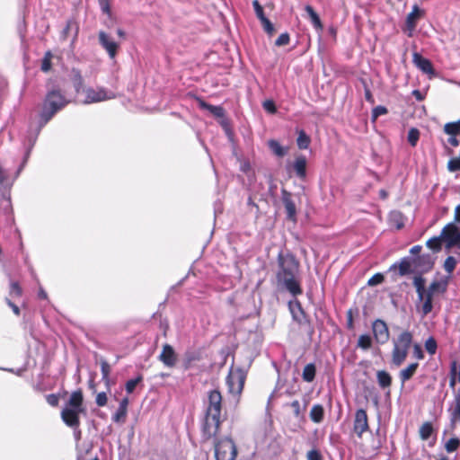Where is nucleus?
<instances>
[{"mask_svg": "<svg viewBox=\"0 0 460 460\" xmlns=\"http://www.w3.org/2000/svg\"><path fill=\"white\" fill-rule=\"evenodd\" d=\"M2 208H3L4 213H5V214H10L13 212L10 196H4Z\"/></svg>", "mask_w": 460, "mask_h": 460, "instance_id": "bf43d9fd", "label": "nucleus"}, {"mask_svg": "<svg viewBox=\"0 0 460 460\" xmlns=\"http://www.w3.org/2000/svg\"><path fill=\"white\" fill-rule=\"evenodd\" d=\"M368 429L367 411L364 409H358L355 412L353 431L358 438H361L363 433L368 430Z\"/></svg>", "mask_w": 460, "mask_h": 460, "instance_id": "f8f14e48", "label": "nucleus"}, {"mask_svg": "<svg viewBox=\"0 0 460 460\" xmlns=\"http://www.w3.org/2000/svg\"><path fill=\"white\" fill-rule=\"evenodd\" d=\"M307 460H323V456L317 449H312L307 452Z\"/></svg>", "mask_w": 460, "mask_h": 460, "instance_id": "680f3d73", "label": "nucleus"}, {"mask_svg": "<svg viewBox=\"0 0 460 460\" xmlns=\"http://www.w3.org/2000/svg\"><path fill=\"white\" fill-rule=\"evenodd\" d=\"M246 379V371L242 367H231L226 376V383L229 393L233 394H240L243 391Z\"/></svg>", "mask_w": 460, "mask_h": 460, "instance_id": "39448f33", "label": "nucleus"}, {"mask_svg": "<svg viewBox=\"0 0 460 460\" xmlns=\"http://www.w3.org/2000/svg\"><path fill=\"white\" fill-rule=\"evenodd\" d=\"M357 347L367 350L372 347V338L369 334H362L358 337Z\"/></svg>", "mask_w": 460, "mask_h": 460, "instance_id": "f704fd0d", "label": "nucleus"}, {"mask_svg": "<svg viewBox=\"0 0 460 460\" xmlns=\"http://www.w3.org/2000/svg\"><path fill=\"white\" fill-rule=\"evenodd\" d=\"M81 411L73 409L64 408L61 411V419L68 427H75L80 425L79 413Z\"/></svg>", "mask_w": 460, "mask_h": 460, "instance_id": "a211bd4d", "label": "nucleus"}, {"mask_svg": "<svg viewBox=\"0 0 460 460\" xmlns=\"http://www.w3.org/2000/svg\"><path fill=\"white\" fill-rule=\"evenodd\" d=\"M310 419L314 423H320L323 421L324 417V410L323 405L314 404L310 411Z\"/></svg>", "mask_w": 460, "mask_h": 460, "instance_id": "cd10ccee", "label": "nucleus"}, {"mask_svg": "<svg viewBox=\"0 0 460 460\" xmlns=\"http://www.w3.org/2000/svg\"><path fill=\"white\" fill-rule=\"evenodd\" d=\"M376 379L378 385L382 389L389 388L392 385V376L385 370H378L376 372Z\"/></svg>", "mask_w": 460, "mask_h": 460, "instance_id": "bb28decb", "label": "nucleus"}, {"mask_svg": "<svg viewBox=\"0 0 460 460\" xmlns=\"http://www.w3.org/2000/svg\"><path fill=\"white\" fill-rule=\"evenodd\" d=\"M439 236L441 241L446 242L447 248L450 249L459 243L460 230L455 224L449 223L442 229Z\"/></svg>", "mask_w": 460, "mask_h": 460, "instance_id": "1a4fd4ad", "label": "nucleus"}, {"mask_svg": "<svg viewBox=\"0 0 460 460\" xmlns=\"http://www.w3.org/2000/svg\"><path fill=\"white\" fill-rule=\"evenodd\" d=\"M46 401L50 406L56 407L58 405L59 399L57 394H50L46 396Z\"/></svg>", "mask_w": 460, "mask_h": 460, "instance_id": "69168bd1", "label": "nucleus"}, {"mask_svg": "<svg viewBox=\"0 0 460 460\" xmlns=\"http://www.w3.org/2000/svg\"><path fill=\"white\" fill-rule=\"evenodd\" d=\"M412 340L413 336L409 331H403L396 339L393 340L392 362L394 366L399 367L404 362Z\"/></svg>", "mask_w": 460, "mask_h": 460, "instance_id": "7ed1b4c3", "label": "nucleus"}, {"mask_svg": "<svg viewBox=\"0 0 460 460\" xmlns=\"http://www.w3.org/2000/svg\"><path fill=\"white\" fill-rule=\"evenodd\" d=\"M199 106L200 109L208 111L211 114H213L216 118H224L225 117V110L222 106H216L210 103L206 102L203 100H199Z\"/></svg>", "mask_w": 460, "mask_h": 460, "instance_id": "b1692460", "label": "nucleus"}, {"mask_svg": "<svg viewBox=\"0 0 460 460\" xmlns=\"http://www.w3.org/2000/svg\"><path fill=\"white\" fill-rule=\"evenodd\" d=\"M418 367H419V363L414 362V363H411L407 367H405L400 371L399 377H400L402 385H403L406 381L410 380L413 376Z\"/></svg>", "mask_w": 460, "mask_h": 460, "instance_id": "393cba45", "label": "nucleus"}, {"mask_svg": "<svg viewBox=\"0 0 460 460\" xmlns=\"http://www.w3.org/2000/svg\"><path fill=\"white\" fill-rule=\"evenodd\" d=\"M459 444H460V441L458 438H450L447 443H446V450L449 453L451 452H454L456 451L458 447H459Z\"/></svg>", "mask_w": 460, "mask_h": 460, "instance_id": "09e8293b", "label": "nucleus"}, {"mask_svg": "<svg viewBox=\"0 0 460 460\" xmlns=\"http://www.w3.org/2000/svg\"><path fill=\"white\" fill-rule=\"evenodd\" d=\"M346 327L348 330H353L354 329V320H353V310L349 309L347 311V323Z\"/></svg>", "mask_w": 460, "mask_h": 460, "instance_id": "0e129e2a", "label": "nucleus"}, {"mask_svg": "<svg viewBox=\"0 0 460 460\" xmlns=\"http://www.w3.org/2000/svg\"><path fill=\"white\" fill-rule=\"evenodd\" d=\"M423 13L424 11L421 10L418 4H414L412 6V10L410 13H408L405 22L406 29L407 31H409L408 36L411 37L412 35V31L416 28L417 20L420 18L423 15Z\"/></svg>", "mask_w": 460, "mask_h": 460, "instance_id": "f3484780", "label": "nucleus"}, {"mask_svg": "<svg viewBox=\"0 0 460 460\" xmlns=\"http://www.w3.org/2000/svg\"><path fill=\"white\" fill-rule=\"evenodd\" d=\"M407 138L411 146H415L420 138V131L415 128H411L408 132Z\"/></svg>", "mask_w": 460, "mask_h": 460, "instance_id": "c03bdc74", "label": "nucleus"}, {"mask_svg": "<svg viewBox=\"0 0 460 460\" xmlns=\"http://www.w3.org/2000/svg\"><path fill=\"white\" fill-rule=\"evenodd\" d=\"M51 52L50 51H47L44 55V58L42 59V63H41V70L43 72H48L50 70L51 68Z\"/></svg>", "mask_w": 460, "mask_h": 460, "instance_id": "a18cd8bd", "label": "nucleus"}, {"mask_svg": "<svg viewBox=\"0 0 460 460\" xmlns=\"http://www.w3.org/2000/svg\"><path fill=\"white\" fill-rule=\"evenodd\" d=\"M143 379L141 375H138L136 378H132L127 381L125 388L128 394H132L137 385Z\"/></svg>", "mask_w": 460, "mask_h": 460, "instance_id": "a19ab883", "label": "nucleus"}, {"mask_svg": "<svg viewBox=\"0 0 460 460\" xmlns=\"http://www.w3.org/2000/svg\"><path fill=\"white\" fill-rule=\"evenodd\" d=\"M111 367L110 365L106 360H102L101 362V372L102 376V380L106 383L109 382V376H110Z\"/></svg>", "mask_w": 460, "mask_h": 460, "instance_id": "49530a36", "label": "nucleus"}, {"mask_svg": "<svg viewBox=\"0 0 460 460\" xmlns=\"http://www.w3.org/2000/svg\"><path fill=\"white\" fill-rule=\"evenodd\" d=\"M413 357L419 360L424 358V352L421 346L419 343L413 345Z\"/></svg>", "mask_w": 460, "mask_h": 460, "instance_id": "052dcab7", "label": "nucleus"}, {"mask_svg": "<svg viewBox=\"0 0 460 460\" xmlns=\"http://www.w3.org/2000/svg\"><path fill=\"white\" fill-rule=\"evenodd\" d=\"M158 359L167 367H173L177 363V354L173 347L168 343L163 346Z\"/></svg>", "mask_w": 460, "mask_h": 460, "instance_id": "2eb2a0df", "label": "nucleus"}, {"mask_svg": "<svg viewBox=\"0 0 460 460\" xmlns=\"http://www.w3.org/2000/svg\"><path fill=\"white\" fill-rule=\"evenodd\" d=\"M66 409H73L75 411H83V394L80 390L71 394L70 398L65 407Z\"/></svg>", "mask_w": 460, "mask_h": 460, "instance_id": "412c9836", "label": "nucleus"}, {"mask_svg": "<svg viewBox=\"0 0 460 460\" xmlns=\"http://www.w3.org/2000/svg\"><path fill=\"white\" fill-rule=\"evenodd\" d=\"M22 294V289L20 287L19 283L16 281H12L10 283V296L15 297V296H21Z\"/></svg>", "mask_w": 460, "mask_h": 460, "instance_id": "8fccbe9b", "label": "nucleus"}, {"mask_svg": "<svg viewBox=\"0 0 460 460\" xmlns=\"http://www.w3.org/2000/svg\"><path fill=\"white\" fill-rule=\"evenodd\" d=\"M388 112V110L386 107L383 106V105H378L376 107H375L373 110H372V113H371V120L373 122H375L377 118L381 115H385Z\"/></svg>", "mask_w": 460, "mask_h": 460, "instance_id": "37998d69", "label": "nucleus"}, {"mask_svg": "<svg viewBox=\"0 0 460 460\" xmlns=\"http://www.w3.org/2000/svg\"><path fill=\"white\" fill-rule=\"evenodd\" d=\"M99 6L102 13L107 14L109 17L111 16V10L110 0H98Z\"/></svg>", "mask_w": 460, "mask_h": 460, "instance_id": "864d4df0", "label": "nucleus"}, {"mask_svg": "<svg viewBox=\"0 0 460 460\" xmlns=\"http://www.w3.org/2000/svg\"><path fill=\"white\" fill-rule=\"evenodd\" d=\"M293 169L296 177L305 180L306 177V158L302 155L297 156L293 164Z\"/></svg>", "mask_w": 460, "mask_h": 460, "instance_id": "4be33fe9", "label": "nucleus"}, {"mask_svg": "<svg viewBox=\"0 0 460 460\" xmlns=\"http://www.w3.org/2000/svg\"><path fill=\"white\" fill-rule=\"evenodd\" d=\"M433 426L430 422H424L420 428V437L422 440H427L433 433Z\"/></svg>", "mask_w": 460, "mask_h": 460, "instance_id": "c9c22d12", "label": "nucleus"}, {"mask_svg": "<svg viewBox=\"0 0 460 460\" xmlns=\"http://www.w3.org/2000/svg\"><path fill=\"white\" fill-rule=\"evenodd\" d=\"M457 260L453 256H448L444 262V270L450 275L456 269Z\"/></svg>", "mask_w": 460, "mask_h": 460, "instance_id": "ea45409f", "label": "nucleus"}, {"mask_svg": "<svg viewBox=\"0 0 460 460\" xmlns=\"http://www.w3.org/2000/svg\"><path fill=\"white\" fill-rule=\"evenodd\" d=\"M84 104L101 102L103 101L111 100L115 98V94L111 91H107L103 87H99L96 89L89 87L84 90Z\"/></svg>", "mask_w": 460, "mask_h": 460, "instance_id": "6e6552de", "label": "nucleus"}, {"mask_svg": "<svg viewBox=\"0 0 460 460\" xmlns=\"http://www.w3.org/2000/svg\"><path fill=\"white\" fill-rule=\"evenodd\" d=\"M441 288V292H444L446 290V285H441L438 281H433L429 287V289L426 290V294H430L431 296H433V294L438 291Z\"/></svg>", "mask_w": 460, "mask_h": 460, "instance_id": "de8ad7c7", "label": "nucleus"}, {"mask_svg": "<svg viewBox=\"0 0 460 460\" xmlns=\"http://www.w3.org/2000/svg\"><path fill=\"white\" fill-rule=\"evenodd\" d=\"M316 367L314 363L307 364L303 370L302 378L305 382L311 383L314 380Z\"/></svg>", "mask_w": 460, "mask_h": 460, "instance_id": "7c9ffc66", "label": "nucleus"}, {"mask_svg": "<svg viewBox=\"0 0 460 460\" xmlns=\"http://www.w3.org/2000/svg\"><path fill=\"white\" fill-rule=\"evenodd\" d=\"M215 457L216 460H235L237 456V448L229 437L215 438Z\"/></svg>", "mask_w": 460, "mask_h": 460, "instance_id": "20e7f679", "label": "nucleus"}, {"mask_svg": "<svg viewBox=\"0 0 460 460\" xmlns=\"http://www.w3.org/2000/svg\"><path fill=\"white\" fill-rule=\"evenodd\" d=\"M107 400L108 398L106 393L101 392L96 395L95 402L98 406L102 407L106 405Z\"/></svg>", "mask_w": 460, "mask_h": 460, "instance_id": "e2e57ef3", "label": "nucleus"}, {"mask_svg": "<svg viewBox=\"0 0 460 460\" xmlns=\"http://www.w3.org/2000/svg\"><path fill=\"white\" fill-rule=\"evenodd\" d=\"M260 22L263 27V30L269 35H272L274 33V31H275L274 26H273L272 22L267 17L260 20Z\"/></svg>", "mask_w": 460, "mask_h": 460, "instance_id": "3c124183", "label": "nucleus"}, {"mask_svg": "<svg viewBox=\"0 0 460 460\" xmlns=\"http://www.w3.org/2000/svg\"><path fill=\"white\" fill-rule=\"evenodd\" d=\"M413 266L422 271H428L433 267V260L430 254H421L412 258Z\"/></svg>", "mask_w": 460, "mask_h": 460, "instance_id": "6ab92c4d", "label": "nucleus"}, {"mask_svg": "<svg viewBox=\"0 0 460 460\" xmlns=\"http://www.w3.org/2000/svg\"><path fill=\"white\" fill-rule=\"evenodd\" d=\"M441 238L440 236H435L429 239L426 243L428 248L433 252H439L441 250Z\"/></svg>", "mask_w": 460, "mask_h": 460, "instance_id": "58836bf2", "label": "nucleus"}, {"mask_svg": "<svg viewBox=\"0 0 460 460\" xmlns=\"http://www.w3.org/2000/svg\"><path fill=\"white\" fill-rule=\"evenodd\" d=\"M385 280L384 275L382 273H376L373 275L367 281L368 286H376L381 284Z\"/></svg>", "mask_w": 460, "mask_h": 460, "instance_id": "6e6d98bb", "label": "nucleus"}, {"mask_svg": "<svg viewBox=\"0 0 460 460\" xmlns=\"http://www.w3.org/2000/svg\"><path fill=\"white\" fill-rule=\"evenodd\" d=\"M412 263V258L411 257H403L399 262L394 263L390 267V270H395L398 268V272L400 276H405L411 272H413L411 266Z\"/></svg>", "mask_w": 460, "mask_h": 460, "instance_id": "aec40b11", "label": "nucleus"}, {"mask_svg": "<svg viewBox=\"0 0 460 460\" xmlns=\"http://www.w3.org/2000/svg\"><path fill=\"white\" fill-rule=\"evenodd\" d=\"M373 336L377 344L384 345L390 339V332L386 323L382 319H376L372 323Z\"/></svg>", "mask_w": 460, "mask_h": 460, "instance_id": "9d476101", "label": "nucleus"}, {"mask_svg": "<svg viewBox=\"0 0 460 460\" xmlns=\"http://www.w3.org/2000/svg\"><path fill=\"white\" fill-rule=\"evenodd\" d=\"M281 200L285 207L287 218L290 221L296 222V203L292 199V194L285 189L281 190Z\"/></svg>", "mask_w": 460, "mask_h": 460, "instance_id": "4468645a", "label": "nucleus"}, {"mask_svg": "<svg viewBox=\"0 0 460 460\" xmlns=\"http://www.w3.org/2000/svg\"><path fill=\"white\" fill-rule=\"evenodd\" d=\"M311 139L308 135L304 131L300 130L296 138V144L299 149H307L310 146Z\"/></svg>", "mask_w": 460, "mask_h": 460, "instance_id": "72a5a7b5", "label": "nucleus"}, {"mask_svg": "<svg viewBox=\"0 0 460 460\" xmlns=\"http://www.w3.org/2000/svg\"><path fill=\"white\" fill-rule=\"evenodd\" d=\"M288 309L292 314L293 320L296 321L298 324H309V319L305 314L301 303L297 299L288 302Z\"/></svg>", "mask_w": 460, "mask_h": 460, "instance_id": "ddd939ff", "label": "nucleus"}, {"mask_svg": "<svg viewBox=\"0 0 460 460\" xmlns=\"http://www.w3.org/2000/svg\"><path fill=\"white\" fill-rule=\"evenodd\" d=\"M127 411L118 408L116 412L112 415L111 419L114 422L117 423L124 422L127 416Z\"/></svg>", "mask_w": 460, "mask_h": 460, "instance_id": "603ef678", "label": "nucleus"}, {"mask_svg": "<svg viewBox=\"0 0 460 460\" xmlns=\"http://www.w3.org/2000/svg\"><path fill=\"white\" fill-rule=\"evenodd\" d=\"M68 101L62 94L59 89H52L46 94L43 102L42 111L40 112V128L46 125L52 117L60 110H62Z\"/></svg>", "mask_w": 460, "mask_h": 460, "instance_id": "f03ea898", "label": "nucleus"}, {"mask_svg": "<svg viewBox=\"0 0 460 460\" xmlns=\"http://www.w3.org/2000/svg\"><path fill=\"white\" fill-rule=\"evenodd\" d=\"M456 419L460 420V398L459 397L456 398V408L452 413V420H456Z\"/></svg>", "mask_w": 460, "mask_h": 460, "instance_id": "338daca9", "label": "nucleus"}, {"mask_svg": "<svg viewBox=\"0 0 460 460\" xmlns=\"http://www.w3.org/2000/svg\"><path fill=\"white\" fill-rule=\"evenodd\" d=\"M200 359V354L195 350H188L184 354L183 367L185 369H189L191 364Z\"/></svg>", "mask_w": 460, "mask_h": 460, "instance_id": "2f4dec72", "label": "nucleus"}, {"mask_svg": "<svg viewBox=\"0 0 460 460\" xmlns=\"http://www.w3.org/2000/svg\"><path fill=\"white\" fill-rule=\"evenodd\" d=\"M98 40L102 48L107 52L109 58L111 59H114L117 56L119 44L116 42L112 37L104 31H100L98 32Z\"/></svg>", "mask_w": 460, "mask_h": 460, "instance_id": "9b49d317", "label": "nucleus"}, {"mask_svg": "<svg viewBox=\"0 0 460 460\" xmlns=\"http://www.w3.org/2000/svg\"><path fill=\"white\" fill-rule=\"evenodd\" d=\"M365 99L367 102L373 104L375 102V99L373 97V94L370 91V89L365 85Z\"/></svg>", "mask_w": 460, "mask_h": 460, "instance_id": "774afa93", "label": "nucleus"}, {"mask_svg": "<svg viewBox=\"0 0 460 460\" xmlns=\"http://www.w3.org/2000/svg\"><path fill=\"white\" fill-rule=\"evenodd\" d=\"M252 6L254 8L255 14L259 20H261L266 17L263 8L258 0L252 1Z\"/></svg>", "mask_w": 460, "mask_h": 460, "instance_id": "5fc2aeb1", "label": "nucleus"}, {"mask_svg": "<svg viewBox=\"0 0 460 460\" xmlns=\"http://www.w3.org/2000/svg\"><path fill=\"white\" fill-rule=\"evenodd\" d=\"M78 31H79L78 23L74 19H69L66 22V24L61 32V39L63 40H65L70 35V33L73 32L72 41L74 42L77 38Z\"/></svg>", "mask_w": 460, "mask_h": 460, "instance_id": "5701e85b", "label": "nucleus"}, {"mask_svg": "<svg viewBox=\"0 0 460 460\" xmlns=\"http://www.w3.org/2000/svg\"><path fill=\"white\" fill-rule=\"evenodd\" d=\"M425 349L429 355H434L437 352L438 344L436 340L433 337H429L425 341Z\"/></svg>", "mask_w": 460, "mask_h": 460, "instance_id": "79ce46f5", "label": "nucleus"}, {"mask_svg": "<svg viewBox=\"0 0 460 460\" xmlns=\"http://www.w3.org/2000/svg\"><path fill=\"white\" fill-rule=\"evenodd\" d=\"M422 301L424 302L421 306V314L422 316H426L432 311L433 308L432 296L430 294H425L424 299Z\"/></svg>", "mask_w": 460, "mask_h": 460, "instance_id": "4c0bfd02", "label": "nucleus"}, {"mask_svg": "<svg viewBox=\"0 0 460 460\" xmlns=\"http://www.w3.org/2000/svg\"><path fill=\"white\" fill-rule=\"evenodd\" d=\"M299 261L291 252H279L277 258L276 281L279 289L289 292L294 297L303 289L298 279Z\"/></svg>", "mask_w": 460, "mask_h": 460, "instance_id": "f257e3e1", "label": "nucleus"}, {"mask_svg": "<svg viewBox=\"0 0 460 460\" xmlns=\"http://www.w3.org/2000/svg\"><path fill=\"white\" fill-rule=\"evenodd\" d=\"M305 11L308 14L314 27L315 29L322 30L323 24H322L321 19H320L319 15L317 14V13L314 11V9L311 5L307 4L305 6Z\"/></svg>", "mask_w": 460, "mask_h": 460, "instance_id": "c756f323", "label": "nucleus"}, {"mask_svg": "<svg viewBox=\"0 0 460 460\" xmlns=\"http://www.w3.org/2000/svg\"><path fill=\"white\" fill-rule=\"evenodd\" d=\"M412 63L422 73L430 75H435V70L433 68L432 63L430 62L429 59L422 57L421 54L414 52L412 54Z\"/></svg>", "mask_w": 460, "mask_h": 460, "instance_id": "dca6fc26", "label": "nucleus"}, {"mask_svg": "<svg viewBox=\"0 0 460 460\" xmlns=\"http://www.w3.org/2000/svg\"><path fill=\"white\" fill-rule=\"evenodd\" d=\"M413 285L416 288L418 295V300L422 301L424 299L426 289H425V279L421 276H416L413 279Z\"/></svg>", "mask_w": 460, "mask_h": 460, "instance_id": "c85d7f7f", "label": "nucleus"}, {"mask_svg": "<svg viewBox=\"0 0 460 460\" xmlns=\"http://www.w3.org/2000/svg\"><path fill=\"white\" fill-rule=\"evenodd\" d=\"M290 37L288 32L281 33L275 41L276 46H284L289 43Z\"/></svg>", "mask_w": 460, "mask_h": 460, "instance_id": "13d9d810", "label": "nucleus"}, {"mask_svg": "<svg viewBox=\"0 0 460 460\" xmlns=\"http://www.w3.org/2000/svg\"><path fill=\"white\" fill-rule=\"evenodd\" d=\"M444 132L449 136H457L460 133V126L457 120L446 123Z\"/></svg>", "mask_w": 460, "mask_h": 460, "instance_id": "e433bc0d", "label": "nucleus"}, {"mask_svg": "<svg viewBox=\"0 0 460 460\" xmlns=\"http://www.w3.org/2000/svg\"><path fill=\"white\" fill-rule=\"evenodd\" d=\"M206 411L205 414L209 416H220L222 409V395L217 389L208 392L207 400L204 402Z\"/></svg>", "mask_w": 460, "mask_h": 460, "instance_id": "0eeeda50", "label": "nucleus"}, {"mask_svg": "<svg viewBox=\"0 0 460 460\" xmlns=\"http://www.w3.org/2000/svg\"><path fill=\"white\" fill-rule=\"evenodd\" d=\"M70 76L75 93H80L84 86V78L81 71L77 68H72Z\"/></svg>", "mask_w": 460, "mask_h": 460, "instance_id": "a878e982", "label": "nucleus"}, {"mask_svg": "<svg viewBox=\"0 0 460 460\" xmlns=\"http://www.w3.org/2000/svg\"><path fill=\"white\" fill-rule=\"evenodd\" d=\"M220 416L204 415L201 424V438L203 441H208L211 438H217L216 436L220 428Z\"/></svg>", "mask_w": 460, "mask_h": 460, "instance_id": "423d86ee", "label": "nucleus"}, {"mask_svg": "<svg viewBox=\"0 0 460 460\" xmlns=\"http://www.w3.org/2000/svg\"><path fill=\"white\" fill-rule=\"evenodd\" d=\"M268 146L278 157H283L287 154V149L275 139L269 140Z\"/></svg>", "mask_w": 460, "mask_h": 460, "instance_id": "473e14b6", "label": "nucleus"}, {"mask_svg": "<svg viewBox=\"0 0 460 460\" xmlns=\"http://www.w3.org/2000/svg\"><path fill=\"white\" fill-rule=\"evenodd\" d=\"M262 107L263 109L268 111L269 113L270 114H274L277 112V107H276V104L275 102L272 101V100H266L263 103H262Z\"/></svg>", "mask_w": 460, "mask_h": 460, "instance_id": "4d7b16f0", "label": "nucleus"}]
</instances>
